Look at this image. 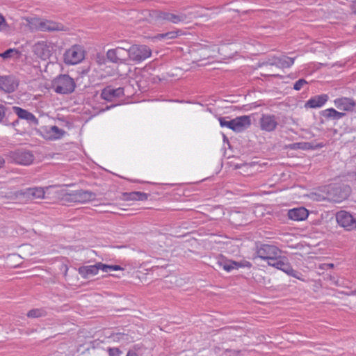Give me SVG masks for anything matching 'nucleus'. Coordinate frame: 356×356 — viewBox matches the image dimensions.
<instances>
[{"mask_svg": "<svg viewBox=\"0 0 356 356\" xmlns=\"http://www.w3.org/2000/svg\"><path fill=\"white\" fill-rule=\"evenodd\" d=\"M291 149H314V146L310 143H306V142H301V143H295L291 144Z\"/></svg>", "mask_w": 356, "mask_h": 356, "instance_id": "nucleus-30", "label": "nucleus"}, {"mask_svg": "<svg viewBox=\"0 0 356 356\" xmlns=\"http://www.w3.org/2000/svg\"><path fill=\"white\" fill-rule=\"evenodd\" d=\"M316 147H323V144H318Z\"/></svg>", "mask_w": 356, "mask_h": 356, "instance_id": "nucleus-46", "label": "nucleus"}, {"mask_svg": "<svg viewBox=\"0 0 356 356\" xmlns=\"http://www.w3.org/2000/svg\"><path fill=\"white\" fill-rule=\"evenodd\" d=\"M109 272L113 270H122V268L118 265H109Z\"/></svg>", "mask_w": 356, "mask_h": 356, "instance_id": "nucleus-40", "label": "nucleus"}, {"mask_svg": "<svg viewBox=\"0 0 356 356\" xmlns=\"http://www.w3.org/2000/svg\"><path fill=\"white\" fill-rule=\"evenodd\" d=\"M355 179H356V172H355Z\"/></svg>", "mask_w": 356, "mask_h": 356, "instance_id": "nucleus-47", "label": "nucleus"}, {"mask_svg": "<svg viewBox=\"0 0 356 356\" xmlns=\"http://www.w3.org/2000/svg\"><path fill=\"white\" fill-rule=\"evenodd\" d=\"M123 95V88L119 87L118 88H113L111 86H108L102 90L101 97L106 101L111 102L115 98L120 97Z\"/></svg>", "mask_w": 356, "mask_h": 356, "instance_id": "nucleus-14", "label": "nucleus"}, {"mask_svg": "<svg viewBox=\"0 0 356 356\" xmlns=\"http://www.w3.org/2000/svg\"><path fill=\"white\" fill-rule=\"evenodd\" d=\"M115 49H108L106 52L107 59L113 63H126L129 61V45L127 43Z\"/></svg>", "mask_w": 356, "mask_h": 356, "instance_id": "nucleus-4", "label": "nucleus"}, {"mask_svg": "<svg viewBox=\"0 0 356 356\" xmlns=\"http://www.w3.org/2000/svg\"><path fill=\"white\" fill-rule=\"evenodd\" d=\"M334 106L344 111H352L355 106V101L351 98L340 97L334 100Z\"/></svg>", "mask_w": 356, "mask_h": 356, "instance_id": "nucleus-18", "label": "nucleus"}, {"mask_svg": "<svg viewBox=\"0 0 356 356\" xmlns=\"http://www.w3.org/2000/svg\"><path fill=\"white\" fill-rule=\"evenodd\" d=\"M85 58V51L80 45H73L67 49L63 55L64 62L67 65H76Z\"/></svg>", "mask_w": 356, "mask_h": 356, "instance_id": "nucleus-7", "label": "nucleus"}, {"mask_svg": "<svg viewBox=\"0 0 356 356\" xmlns=\"http://www.w3.org/2000/svg\"><path fill=\"white\" fill-rule=\"evenodd\" d=\"M13 109L19 118L26 120L29 123L33 125L39 124L38 119L31 112L18 106H13Z\"/></svg>", "mask_w": 356, "mask_h": 356, "instance_id": "nucleus-17", "label": "nucleus"}, {"mask_svg": "<svg viewBox=\"0 0 356 356\" xmlns=\"http://www.w3.org/2000/svg\"><path fill=\"white\" fill-rule=\"evenodd\" d=\"M54 51V44L47 41H39L33 47L34 54L44 60L49 59Z\"/></svg>", "mask_w": 356, "mask_h": 356, "instance_id": "nucleus-8", "label": "nucleus"}, {"mask_svg": "<svg viewBox=\"0 0 356 356\" xmlns=\"http://www.w3.org/2000/svg\"><path fill=\"white\" fill-rule=\"evenodd\" d=\"M307 83V82L304 79H300L294 83L293 89L296 90H300L303 87V86Z\"/></svg>", "mask_w": 356, "mask_h": 356, "instance_id": "nucleus-34", "label": "nucleus"}, {"mask_svg": "<svg viewBox=\"0 0 356 356\" xmlns=\"http://www.w3.org/2000/svg\"><path fill=\"white\" fill-rule=\"evenodd\" d=\"M128 199L131 200L145 201L148 199V194L143 192H131L127 194Z\"/></svg>", "mask_w": 356, "mask_h": 356, "instance_id": "nucleus-29", "label": "nucleus"}, {"mask_svg": "<svg viewBox=\"0 0 356 356\" xmlns=\"http://www.w3.org/2000/svg\"><path fill=\"white\" fill-rule=\"evenodd\" d=\"M129 60L139 63L151 56L152 50L144 44H133L129 46Z\"/></svg>", "mask_w": 356, "mask_h": 356, "instance_id": "nucleus-6", "label": "nucleus"}, {"mask_svg": "<svg viewBox=\"0 0 356 356\" xmlns=\"http://www.w3.org/2000/svg\"><path fill=\"white\" fill-rule=\"evenodd\" d=\"M327 94H322L311 97L306 103L305 107L316 108L323 106L328 100Z\"/></svg>", "mask_w": 356, "mask_h": 356, "instance_id": "nucleus-19", "label": "nucleus"}, {"mask_svg": "<svg viewBox=\"0 0 356 356\" xmlns=\"http://www.w3.org/2000/svg\"><path fill=\"white\" fill-rule=\"evenodd\" d=\"M321 115L323 117L327 120H338L346 115L345 113L339 112L334 108H330L322 111Z\"/></svg>", "mask_w": 356, "mask_h": 356, "instance_id": "nucleus-25", "label": "nucleus"}, {"mask_svg": "<svg viewBox=\"0 0 356 356\" xmlns=\"http://www.w3.org/2000/svg\"><path fill=\"white\" fill-rule=\"evenodd\" d=\"M78 272L82 277L87 278L97 275L98 273V267L97 264L95 265L83 266L79 268Z\"/></svg>", "mask_w": 356, "mask_h": 356, "instance_id": "nucleus-24", "label": "nucleus"}, {"mask_svg": "<svg viewBox=\"0 0 356 356\" xmlns=\"http://www.w3.org/2000/svg\"><path fill=\"white\" fill-rule=\"evenodd\" d=\"M294 58L288 57L285 55L280 57H275L271 63L272 65H275L280 68H288L294 63Z\"/></svg>", "mask_w": 356, "mask_h": 356, "instance_id": "nucleus-22", "label": "nucleus"}, {"mask_svg": "<svg viewBox=\"0 0 356 356\" xmlns=\"http://www.w3.org/2000/svg\"><path fill=\"white\" fill-rule=\"evenodd\" d=\"M216 264L220 267L230 272L234 269H238L239 268H250L252 264L248 261H234L232 260H228L225 259H219Z\"/></svg>", "mask_w": 356, "mask_h": 356, "instance_id": "nucleus-11", "label": "nucleus"}, {"mask_svg": "<svg viewBox=\"0 0 356 356\" xmlns=\"http://www.w3.org/2000/svg\"><path fill=\"white\" fill-rule=\"evenodd\" d=\"M5 161L2 156H0V168L3 167Z\"/></svg>", "mask_w": 356, "mask_h": 356, "instance_id": "nucleus-44", "label": "nucleus"}, {"mask_svg": "<svg viewBox=\"0 0 356 356\" xmlns=\"http://www.w3.org/2000/svg\"><path fill=\"white\" fill-rule=\"evenodd\" d=\"M18 87V81L13 76H0V89L6 92H14Z\"/></svg>", "mask_w": 356, "mask_h": 356, "instance_id": "nucleus-12", "label": "nucleus"}, {"mask_svg": "<svg viewBox=\"0 0 356 356\" xmlns=\"http://www.w3.org/2000/svg\"><path fill=\"white\" fill-rule=\"evenodd\" d=\"M156 18L169 23L179 24L190 22L193 18L191 13L186 12L185 8L180 10H166L156 12Z\"/></svg>", "mask_w": 356, "mask_h": 356, "instance_id": "nucleus-1", "label": "nucleus"}, {"mask_svg": "<svg viewBox=\"0 0 356 356\" xmlns=\"http://www.w3.org/2000/svg\"><path fill=\"white\" fill-rule=\"evenodd\" d=\"M18 122H19V120H15L14 122H12V125L13 127H15V126H16L18 124Z\"/></svg>", "mask_w": 356, "mask_h": 356, "instance_id": "nucleus-45", "label": "nucleus"}, {"mask_svg": "<svg viewBox=\"0 0 356 356\" xmlns=\"http://www.w3.org/2000/svg\"><path fill=\"white\" fill-rule=\"evenodd\" d=\"M337 223L347 230L356 229L355 216L346 211H340L336 215Z\"/></svg>", "mask_w": 356, "mask_h": 356, "instance_id": "nucleus-9", "label": "nucleus"}, {"mask_svg": "<svg viewBox=\"0 0 356 356\" xmlns=\"http://www.w3.org/2000/svg\"><path fill=\"white\" fill-rule=\"evenodd\" d=\"M15 160L19 164L27 165L33 161V156L30 152H18L15 154Z\"/></svg>", "mask_w": 356, "mask_h": 356, "instance_id": "nucleus-23", "label": "nucleus"}, {"mask_svg": "<svg viewBox=\"0 0 356 356\" xmlns=\"http://www.w3.org/2000/svg\"><path fill=\"white\" fill-rule=\"evenodd\" d=\"M334 267V264H323V266H322V269H329V268H332Z\"/></svg>", "mask_w": 356, "mask_h": 356, "instance_id": "nucleus-41", "label": "nucleus"}, {"mask_svg": "<svg viewBox=\"0 0 356 356\" xmlns=\"http://www.w3.org/2000/svg\"><path fill=\"white\" fill-rule=\"evenodd\" d=\"M97 266L98 267V271L99 270H102L103 272L108 273L109 272V265L102 264L101 262L97 263Z\"/></svg>", "mask_w": 356, "mask_h": 356, "instance_id": "nucleus-36", "label": "nucleus"}, {"mask_svg": "<svg viewBox=\"0 0 356 356\" xmlns=\"http://www.w3.org/2000/svg\"><path fill=\"white\" fill-rule=\"evenodd\" d=\"M41 136L46 140H56L60 139L65 134V131L57 126H46L40 128Z\"/></svg>", "mask_w": 356, "mask_h": 356, "instance_id": "nucleus-10", "label": "nucleus"}, {"mask_svg": "<svg viewBox=\"0 0 356 356\" xmlns=\"http://www.w3.org/2000/svg\"><path fill=\"white\" fill-rule=\"evenodd\" d=\"M42 315L43 311L40 309H33L30 310L27 314V316L29 318H38L42 316Z\"/></svg>", "mask_w": 356, "mask_h": 356, "instance_id": "nucleus-32", "label": "nucleus"}, {"mask_svg": "<svg viewBox=\"0 0 356 356\" xmlns=\"http://www.w3.org/2000/svg\"><path fill=\"white\" fill-rule=\"evenodd\" d=\"M30 29L40 31H62L65 26L59 22L43 18L33 17L27 19Z\"/></svg>", "mask_w": 356, "mask_h": 356, "instance_id": "nucleus-2", "label": "nucleus"}, {"mask_svg": "<svg viewBox=\"0 0 356 356\" xmlns=\"http://www.w3.org/2000/svg\"><path fill=\"white\" fill-rule=\"evenodd\" d=\"M13 52H14L13 49H9L6 50V51H4L3 53L0 54V56L2 57L3 58H8L11 56V54Z\"/></svg>", "mask_w": 356, "mask_h": 356, "instance_id": "nucleus-38", "label": "nucleus"}, {"mask_svg": "<svg viewBox=\"0 0 356 356\" xmlns=\"http://www.w3.org/2000/svg\"><path fill=\"white\" fill-rule=\"evenodd\" d=\"M127 356H138L137 354L134 351H129Z\"/></svg>", "mask_w": 356, "mask_h": 356, "instance_id": "nucleus-43", "label": "nucleus"}, {"mask_svg": "<svg viewBox=\"0 0 356 356\" xmlns=\"http://www.w3.org/2000/svg\"><path fill=\"white\" fill-rule=\"evenodd\" d=\"M7 24L4 17L0 15V31L4 30Z\"/></svg>", "mask_w": 356, "mask_h": 356, "instance_id": "nucleus-39", "label": "nucleus"}, {"mask_svg": "<svg viewBox=\"0 0 356 356\" xmlns=\"http://www.w3.org/2000/svg\"><path fill=\"white\" fill-rule=\"evenodd\" d=\"M44 193V189L41 187L29 188L24 192V195L33 199L43 198Z\"/></svg>", "mask_w": 356, "mask_h": 356, "instance_id": "nucleus-26", "label": "nucleus"}, {"mask_svg": "<svg viewBox=\"0 0 356 356\" xmlns=\"http://www.w3.org/2000/svg\"><path fill=\"white\" fill-rule=\"evenodd\" d=\"M181 34V30L169 31L165 33H159L154 37V39L158 40H170L177 38L178 35Z\"/></svg>", "mask_w": 356, "mask_h": 356, "instance_id": "nucleus-28", "label": "nucleus"}, {"mask_svg": "<svg viewBox=\"0 0 356 356\" xmlns=\"http://www.w3.org/2000/svg\"><path fill=\"white\" fill-rule=\"evenodd\" d=\"M284 261L280 259H278V257H274L273 261H270L268 265L273 266L279 270H281Z\"/></svg>", "mask_w": 356, "mask_h": 356, "instance_id": "nucleus-33", "label": "nucleus"}, {"mask_svg": "<svg viewBox=\"0 0 356 356\" xmlns=\"http://www.w3.org/2000/svg\"><path fill=\"white\" fill-rule=\"evenodd\" d=\"M109 356H120L122 351L118 348H109L108 349Z\"/></svg>", "mask_w": 356, "mask_h": 356, "instance_id": "nucleus-35", "label": "nucleus"}, {"mask_svg": "<svg viewBox=\"0 0 356 356\" xmlns=\"http://www.w3.org/2000/svg\"><path fill=\"white\" fill-rule=\"evenodd\" d=\"M281 270L284 272L288 275H290L291 277H293L297 278L300 280H302L301 277L302 276V273L294 270L292 268V266L290 265V264L288 262L284 261V263L281 268Z\"/></svg>", "mask_w": 356, "mask_h": 356, "instance_id": "nucleus-27", "label": "nucleus"}, {"mask_svg": "<svg viewBox=\"0 0 356 356\" xmlns=\"http://www.w3.org/2000/svg\"><path fill=\"white\" fill-rule=\"evenodd\" d=\"M76 83L67 74H61L52 81V88L58 94H70L74 91Z\"/></svg>", "mask_w": 356, "mask_h": 356, "instance_id": "nucleus-3", "label": "nucleus"}, {"mask_svg": "<svg viewBox=\"0 0 356 356\" xmlns=\"http://www.w3.org/2000/svg\"><path fill=\"white\" fill-rule=\"evenodd\" d=\"M228 118H219L218 120L220 122V124L222 127H227L232 130H233V119L228 120Z\"/></svg>", "mask_w": 356, "mask_h": 356, "instance_id": "nucleus-31", "label": "nucleus"}, {"mask_svg": "<svg viewBox=\"0 0 356 356\" xmlns=\"http://www.w3.org/2000/svg\"><path fill=\"white\" fill-rule=\"evenodd\" d=\"M308 211L305 207L295 208L288 211L289 218L296 221L305 220L308 217Z\"/></svg>", "mask_w": 356, "mask_h": 356, "instance_id": "nucleus-21", "label": "nucleus"}, {"mask_svg": "<svg viewBox=\"0 0 356 356\" xmlns=\"http://www.w3.org/2000/svg\"><path fill=\"white\" fill-rule=\"evenodd\" d=\"M330 192V195L333 194L332 199L334 202H341L348 197L350 193V188L345 186L343 189L341 186H334Z\"/></svg>", "mask_w": 356, "mask_h": 356, "instance_id": "nucleus-20", "label": "nucleus"}, {"mask_svg": "<svg viewBox=\"0 0 356 356\" xmlns=\"http://www.w3.org/2000/svg\"><path fill=\"white\" fill-rule=\"evenodd\" d=\"M351 9L356 14V0L352 3Z\"/></svg>", "mask_w": 356, "mask_h": 356, "instance_id": "nucleus-42", "label": "nucleus"}, {"mask_svg": "<svg viewBox=\"0 0 356 356\" xmlns=\"http://www.w3.org/2000/svg\"><path fill=\"white\" fill-rule=\"evenodd\" d=\"M259 124L262 130L268 132L273 131L278 124L277 118L274 115H262Z\"/></svg>", "mask_w": 356, "mask_h": 356, "instance_id": "nucleus-13", "label": "nucleus"}, {"mask_svg": "<svg viewBox=\"0 0 356 356\" xmlns=\"http://www.w3.org/2000/svg\"><path fill=\"white\" fill-rule=\"evenodd\" d=\"M6 108L3 105L0 104V122H4Z\"/></svg>", "mask_w": 356, "mask_h": 356, "instance_id": "nucleus-37", "label": "nucleus"}, {"mask_svg": "<svg viewBox=\"0 0 356 356\" xmlns=\"http://www.w3.org/2000/svg\"><path fill=\"white\" fill-rule=\"evenodd\" d=\"M251 125L250 117L242 115L233 119V131L241 132L247 129Z\"/></svg>", "mask_w": 356, "mask_h": 356, "instance_id": "nucleus-16", "label": "nucleus"}, {"mask_svg": "<svg viewBox=\"0 0 356 356\" xmlns=\"http://www.w3.org/2000/svg\"><path fill=\"white\" fill-rule=\"evenodd\" d=\"M71 200L78 202H86L95 197V194L89 191L77 190L70 194Z\"/></svg>", "mask_w": 356, "mask_h": 356, "instance_id": "nucleus-15", "label": "nucleus"}, {"mask_svg": "<svg viewBox=\"0 0 356 356\" xmlns=\"http://www.w3.org/2000/svg\"><path fill=\"white\" fill-rule=\"evenodd\" d=\"M280 253V250L275 245L268 244H261L257 247L255 255L253 259L259 258L262 260L267 261L268 264L270 261H273L274 257H278Z\"/></svg>", "mask_w": 356, "mask_h": 356, "instance_id": "nucleus-5", "label": "nucleus"}]
</instances>
